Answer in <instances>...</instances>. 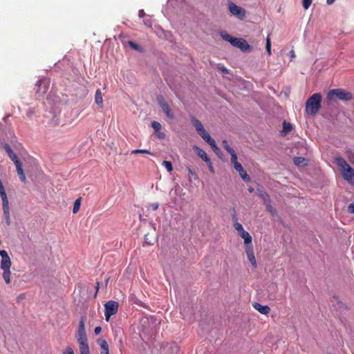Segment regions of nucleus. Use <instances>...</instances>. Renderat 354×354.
Returning a JSON list of instances; mask_svg holds the SVG:
<instances>
[{"instance_id":"obj_1","label":"nucleus","mask_w":354,"mask_h":354,"mask_svg":"<svg viewBox=\"0 0 354 354\" xmlns=\"http://www.w3.org/2000/svg\"><path fill=\"white\" fill-rule=\"evenodd\" d=\"M322 95L319 93H314L306 102V111L308 113L315 115L321 108Z\"/></svg>"},{"instance_id":"obj_2","label":"nucleus","mask_w":354,"mask_h":354,"mask_svg":"<svg viewBox=\"0 0 354 354\" xmlns=\"http://www.w3.org/2000/svg\"><path fill=\"white\" fill-rule=\"evenodd\" d=\"M4 149L6 151V153H8V156H9V158L14 162L20 180L23 183H26V178L25 174L24 172V170L22 169V164L20 162V160L18 159L17 156L15 154V153H14V151L12 150V149L9 146V145L5 144Z\"/></svg>"},{"instance_id":"obj_3","label":"nucleus","mask_w":354,"mask_h":354,"mask_svg":"<svg viewBox=\"0 0 354 354\" xmlns=\"http://www.w3.org/2000/svg\"><path fill=\"white\" fill-rule=\"evenodd\" d=\"M335 97L343 101H350L353 99V94L344 89L335 88L330 90L327 94V100L329 102L334 100Z\"/></svg>"},{"instance_id":"obj_4","label":"nucleus","mask_w":354,"mask_h":354,"mask_svg":"<svg viewBox=\"0 0 354 354\" xmlns=\"http://www.w3.org/2000/svg\"><path fill=\"white\" fill-rule=\"evenodd\" d=\"M230 12L240 20H243L246 16V10L232 1L227 3Z\"/></svg>"},{"instance_id":"obj_5","label":"nucleus","mask_w":354,"mask_h":354,"mask_svg":"<svg viewBox=\"0 0 354 354\" xmlns=\"http://www.w3.org/2000/svg\"><path fill=\"white\" fill-rule=\"evenodd\" d=\"M119 304L115 301H109L104 304V315L108 322L109 318L117 313Z\"/></svg>"},{"instance_id":"obj_6","label":"nucleus","mask_w":354,"mask_h":354,"mask_svg":"<svg viewBox=\"0 0 354 354\" xmlns=\"http://www.w3.org/2000/svg\"><path fill=\"white\" fill-rule=\"evenodd\" d=\"M85 322L86 317L82 316L75 333V338L77 341L88 339L85 328Z\"/></svg>"},{"instance_id":"obj_7","label":"nucleus","mask_w":354,"mask_h":354,"mask_svg":"<svg viewBox=\"0 0 354 354\" xmlns=\"http://www.w3.org/2000/svg\"><path fill=\"white\" fill-rule=\"evenodd\" d=\"M231 162L234 165L235 170L239 172L241 178L246 183L250 181V177L247 174V171L243 169L241 163L237 161V156L231 158Z\"/></svg>"},{"instance_id":"obj_8","label":"nucleus","mask_w":354,"mask_h":354,"mask_svg":"<svg viewBox=\"0 0 354 354\" xmlns=\"http://www.w3.org/2000/svg\"><path fill=\"white\" fill-rule=\"evenodd\" d=\"M158 102L160 107L162 109V111L166 114L167 118L170 120L174 119V113L170 108L169 104L165 101V100L162 97H158Z\"/></svg>"},{"instance_id":"obj_9","label":"nucleus","mask_w":354,"mask_h":354,"mask_svg":"<svg viewBox=\"0 0 354 354\" xmlns=\"http://www.w3.org/2000/svg\"><path fill=\"white\" fill-rule=\"evenodd\" d=\"M232 45L236 48H240L242 51L245 52L251 50V46L248 44V42L242 38H234L232 41Z\"/></svg>"},{"instance_id":"obj_10","label":"nucleus","mask_w":354,"mask_h":354,"mask_svg":"<svg viewBox=\"0 0 354 354\" xmlns=\"http://www.w3.org/2000/svg\"><path fill=\"white\" fill-rule=\"evenodd\" d=\"M0 196H1V198L2 200V207H3L5 218H10L9 202H8V199L7 197V194L6 193V190L0 192Z\"/></svg>"},{"instance_id":"obj_11","label":"nucleus","mask_w":354,"mask_h":354,"mask_svg":"<svg viewBox=\"0 0 354 354\" xmlns=\"http://www.w3.org/2000/svg\"><path fill=\"white\" fill-rule=\"evenodd\" d=\"M245 252H246L248 259L249 261L250 262V263L252 264V266L254 268H257V264L256 262L254 250H253V247L252 245L245 246Z\"/></svg>"},{"instance_id":"obj_12","label":"nucleus","mask_w":354,"mask_h":354,"mask_svg":"<svg viewBox=\"0 0 354 354\" xmlns=\"http://www.w3.org/2000/svg\"><path fill=\"white\" fill-rule=\"evenodd\" d=\"M79 345L80 354H90L88 339L77 341Z\"/></svg>"},{"instance_id":"obj_13","label":"nucleus","mask_w":354,"mask_h":354,"mask_svg":"<svg viewBox=\"0 0 354 354\" xmlns=\"http://www.w3.org/2000/svg\"><path fill=\"white\" fill-rule=\"evenodd\" d=\"M12 265L8 264L4 266H1V268L3 270V278L5 281V282L7 284H9L10 283V267Z\"/></svg>"},{"instance_id":"obj_14","label":"nucleus","mask_w":354,"mask_h":354,"mask_svg":"<svg viewBox=\"0 0 354 354\" xmlns=\"http://www.w3.org/2000/svg\"><path fill=\"white\" fill-rule=\"evenodd\" d=\"M252 306L262 315H268L270 311V308L268 306H263L257 302L253 303Z\"/></svg>"},{"instance_id":"obj_15","label":"nucleus","mask_w":354,"mask_h":354,"mask_svg":"<svg viewBox=\"0 0 354 354\" xmlns=\"http://www.w3.org/2000/svg\"><path fill=\"white\" fill-rule=\"evenodd\" d=\"M194 150L196 152L197 155L207 164H210V159L207 156L206 152L197 146L193 147Z\"/></svg>"},{"instance_id":"obj_16","label":"nucleus","mask_w":354,"mask_h":354,"mask_svg":"<svg viewBox=\"0 0 354 354\" xmlns=\"http://www.w3.org/2000/svg\"><path fill=\"white\" fill-rule=\"evenodd\" d=\"M97 343L100 347V354H109V344L105 339H98Z\"/></svg>"},{"instance_id":"obj_17","label":"nucleus","mask_w":354,"mask_h":354,"mask_svg":"<svg viewBox=\"0 0 354 354\" xmlns=\"http://www.w3.org/2000/svg\"><path fill=\"white\" fill-rule=\"evenodd\" d=\"M342 176L345 180L351 181L354 179V169L349 166L342 171Z\"/></svg>"},{"instance_id":"obj_18","label":"nucleus","mask_w":354,"mask_h":354,"mask_svg":"<svg viewBox=\"0 0 354 354\" xmlns=\"http://www.w3.org/2000/svg\"><path fill=\"white\" fill-rule=\"evenodd\" d=\"M0 256L1 257V266L12 265L10 258L6 250H0Z\"/></svg>"},{"instance_id":"obj_19","label":"nucleus","mask_w":354,"mask_h":354,"mask_svg":"<svg viewBox=\"0 0 354 354\" xmlns=\"http://www.w3.org/2000/svg\"><path fill=\"white\" fill-rule=\"evenodd\" d=\"M239 235L244 240V243L245 246L252 245V236L247 231H245V230H243L241 232L239 233Z\"/></svg>"},{"instance_id":"obj_20","label":"nucleus","mask_w":354,"mask_h":354,"mask_svg":"<svg viewBox=\"0 0 354 354\" xmlns=\"http://www.w3.org/2000/svg\"><path fill=\"white\" fill-rule=\"evenodd\" d=\"M335 162L342 171L349 167V165L347 163V162L342 157L336 158Z\"/></svg>"},{"instance_id":"obj_21","label":"nucleus","mask_w":354,"mask_h":354,"mask_svg":"<svg viewBox=\"0 0 354 354\" xmlns=\"http://www.w3.org/2000/svg\"><path fill=\"white\" fill-rule=\"evenodd\" d=\"M95 102L100 106L103 107V99H102V94L100 89H97L95 94Z\"/></svg>"},{"instance_id":"obj_22","label":"nucleus","mask_w":354,"mask_h":354,"mask_svg":"<svg viewBox=\"0 0 354 354\" xmlns=\"http://www.w3.org/2000/svg\"><path fill=\"white\" fill-rule=\"evenodd\" d=\"M191 122L192 125L195 127L198 133L204 129V127L201 122L195 117L192 118Z\"/></svg>"},{"instance_id":"obj_23","label":"nucleus","mask_w":354,"mask_h":354,"mask_svg":"<svg viewBox=\"0 0 354 354\" xmlns=\"http://www.w3.org/2000/svg\"><path fill=\"white\" fill-rule=\"evenodd\" d=\"M201 137L208 144H209L212 140H214L213 138L210 136V135L207 133V131L205 129H202L201 131L198 133Z\"/></svg>"},{"instance_id":"obj_24","label":"nucleus","mask_w":354,"mask_h":354,"mask_svg":"<svg viewBox=\"0 0 354 354\" xmlns=\"http://www.w3.org/2000/svg\"><path fill=\"white\" fill-rule=\"evenodd\" d=\"M222 145L223 147L230 154L231 158L237 156L235 151L228 145L227 140H224Z\"/></svg>"},{"instance_id":"obj_25","label":"nucleus","mask_w":354,"mask_h":354,"mask_svg":"<svg viewBox=\"0 0 354 354\" xmlns=\"http://www.w3.org/2000/svg\"><path fill=\"white\" fill-rule=\"evenodd\" d=\"M36 85L38 86L39 88H41V86H43V91L42 93H45L48 88V82L44 80H40L37 82Z\"/></svg>"},{"instance_id":"obj_26","label":"nucleus","mask_w":354,"mask_h":354,"mask_svg":"<svg viewBox=\"0 0 354 354\" xmlns=\"http://www.w3.org/2000/svg\"><path fill=\"white\" fill-rule=\"evenodd\" d=\"M233 219H234V227L237 230V232L239 234L243 230H244L243 225L240 223L237 222V218H236V215H234L233 216Z\"/></svg>"},{"instance_id":"obj_27","label":"nucleus","mask_w":354,"mask_h":354,"mask_svg":"<svg viewBox=\"0 0 354 354\" xmlns=\"http://www.w3.org/2000/svg\"><path fill=\"white\" fill-rule=\"evenodd\" d=\"M220 35H221V37L223 38V39L230 42L231 44H232V42H233L232 41L235 38V37H232L231 35H230L229 34H227V32H223V31L221 32Z\"/></svg>"},{"instance_id":"obj_28","label":"nucleus","mask_w":354,"mask_h":354,"mask_svg":"<svg viewBox=\"0 0 354 354\" xmlns=\"http://www.w3.org/2000/svg\"><path fill=\"white\" fill-rule=\"evenodd\" d=\"M292 130V124L290 123H289V122H286V121H284L283 122V131H282V132L284 134H286V133L290 132Z\"/></svg>"},{"instance_id":"obj_29","label":"nucleus","mask_w":354,"mask_h":354,"mask_svg":"<svg viewBox=\"0 0 354 354\" xmlns=\"http://www.w3.org/2000/svg\"><path fill=\"white\" fill-rule=\"evenodd\" d=\"M81 202H82L81 197H80L75 200V201L74 203V205H73V212L74 214H76L80 210Z\"/></svg>"},{"instance_id":"obj_30","label":"nucleus","mask_w":354,"mask_h":354,"mask_svg":"<svg viewBox=\"0 0 354 354\" xmlns=\"http://www.w3.org/2000/svg\"><path fill=\"white\" fill-rule=\"evenodd\" d=\"M266 50L269 56L271 55V40L269 35L266 38Z\"/></svg>"},{"instance_id":"obj_31","label":"nucleus","mask_w":354,"mask_h":354,"mask_svg":"<svg viewBox=\"0 0 354 354\" xmlns=\"http://www.w3.org/2000/svg\"><path fill=\"white\" fill-rule=\"evenodd\" d=\"M266 205V209L268 212H270L272 216L277 215V210L274 207H273L270 202H268Z\"/></svg>"},{"instance_id":"obj_32","label":"nucleus","mask_w":354,"mask_h":354,"mask_svg":"<svg viewBox=\"0 0 354 354\" xmlns=\"http://www.w3.org/2000/svg\"><path fill=\"white\" fill-rule=\"evenodd\" d=\"M162 165L166 168V169L171 172L173 170V166L170 161L164 160L162 162Z\"/></svg>"},{"instance_id":"obj_33","label":"nucleus","mask_w":354,"mask_h":354,"mask_svg":"<svg viewBox=\"0 0 354 354\" xmlns=\"http://www.w3.org/2000/svg\"><path fill=\"white\" fill-rule=\"evenodd\" d=\"M136 153H146V154L153 155V153H151L150 151H149L147 149H134L131 151V154H136Z\"/></svg>"},{"instance_id":"obj_34","label":"nucleus","mask_w":354,"mask_h":354,"mask_svg":"<svg viewBox=\"0 0 354 354\" xmlns=\"http://www.w3.org/2000/svg\"><path fill=\"white\" fill-rule=\"evenodd\" d=\"M305 158L303 157H295L293 159L294 163L297 165L300 166L301 164L305 161Z\"/></svg>"},{"instance_id":"obj_35","label":"nucleus","mask_w":354,"mask_h":354,"mask_svg":"<svg viewBox=\"0 0 354 354\" xmlns=\"http://www.w3.org/2000/svg\"><path fill=\"white\" fill-rule=\"evenodd\" d=\"M151 127L155 130L156 132L159 131L161 129V124L158 122L153 121L151 122Z\"/></svg>"},{"instance_id":"obj_36","label":"nucleus","mask_w":354,"mask_h":354,"mask_svg":"<svg viewBox=\"0 0 354 354\" xmlns=\"http://www.w3.org/2000/svg\"><path fill=\"white\" fill-rule=\"evenodd\" d=\"M209 145L211 146V147L214 150V151L215 153H216L217 154L221 151L220 149L217 147L214 140H212Z\"/></svg>"},{"instance_id":"obj_37","label":"nucleus","mask_w":354,"mask_h":354,"mask_svg":"<svg viewBox=\"0 0 354 354\" xmlns=\"http://www.w3.org/2000/svg\"><path fill=\"white\" fill-rule=\"evenodd\" d=\"M313 0H302V6L305 10H308Z\"/></svg>"},{"instance_id":"obj_38","label":"nucleus","mask_w":354,"mask_h":354,"mask_svg":"<svg viewBox=\"0 0 354 354\" xmlns=\"http://www.w3.org/2000/svg\"><path fill=\"white\" fill-rule=\"evenodd\" d=\"M128 44L134 50H139L140 49V46L138 44H137L136 43L132 41H128Z\"/></svg>"},{"instance_id":"obj_39","label":"nucleus","mask_w":354,"mask_h":354,"mask_svg":"<svg viewBox=\"0 0 354 354\" xmlns=\"http://www.w3.org/2000/svg\"><path fill=\"white\" fill-rule=\"evenodd\" d=\"M261 198H263L265 204H267L268 202H270V197L269 195L266 193H263L261 194Z\"/></svg>"},{"instance_id":"obj_40","label":"nucleus","mask_w":354,"mask_h":354,"mask_svg":"<svg viewBox=\"0 0 354 354\" xmlns=\"http://www.w3.org/2000/svg\"><path fill=\"white\" fill-rule=\"evenodd\" d=\"M62 354H74V351L71 346H68L66 347V350L62 353Z\"/></svg>"},{"instance_id":"obj_41","label":"nucleus","mask_w":354,"mask_h":354,"mask_svg":"<svg viewBox=\"0 0 354 354\" xmlns=\"http://www.w3.org/2000/svg\"><path fill=\"white\" fill-rule=\"evenodd\" d=\"M156 136L159 139H164L165 137V134L163 132H160V131L158 132H156Z\"/></svg>"},{"instance_id":"obj_42","label":"nucleus","mask_w":354,"mask_h":354,"mask_svg":"<svg viewBox=\"0 0 354 354\" xmlns=\"http://www.w3.org/2000/svg\"><path fill=\"white\" fill-rule=\"evenodd\" d=\"M348 211L351 214H354V202L348 205Z\"/></svg>"},{"instance_id":"obj_43","label":"nucleus","mask_w":354,"mask_h":354,"mask_svg":"<svg viewBox=\"0 0 354 354\" xmlns=\"http://www.w3.org/2000/svg\"><path fill=\"white\" fill-rule=\"evenodd\" d=\"M218 69L220 71H221L225 74H228L229 73L228 69L227 68H225V66H219Z\"/></svg>"},{"instance_id":"obj_44","label":"nucleus","mask_w":354,"mask_h":354,"mask_svg":"<svg viewBox=\"0 0 354 354\" xmlns=\"http://www.w3.org/2000/svg\"><path fill=\"white\" fill-rule=\"evenodd\" d=\"M102 331V328L100 326H97L94 329V333L95 335H99Z\"/></svg>"},{"instance_id":"obj_45","label":"nucleus","mask_w":354,"mask_h":354,"mask_svg":"<svg viewBox=\"0 0 354 354\" xmlns=\"http://www.w3.org/2000/svg\"><path fill=\"white\" fill-rule=\"evenodd\" d=\"M144 23L147 26L151 28L152 24L150 20H145V21H144Z\"/></svg>"},{"instance_id":"obj_46","label":"nucleus","mask_w":354,"mask_h":354,"mask_svg":"<svg viewBox=\"0 0 354 354\" xmlns=\"http://www.w3.org/2000/svg\"><path fill=\"white\" fill-rule=\"evenodd\" d=\"M290 59H292L293 58L295 57V53L293 50H291L290 51Z\"/></svg>"},{"instance_id":"obj_47","label":"nucleus","mask_w":354,"mask_h":354,"mask_svg":"<svg viewBox=\"0 0 354 354\" xmlns=\"http://www.w3.org/2000/svg\"><path fill=\"white\" fill-rule=\"evenodd\" d=\"M145 243H147L148 245H153V243H151V241H149V239L147 238V235H145Z\"/></svg>"},{"instance_id":"obj_48","label":"nucleus","mask_w":354,"mask_h":354,"mask_svg":"<svg viewBox=\"0 0 354 354\" xmlns=\"http://www.w3.org/2000/svg\"><path fill=\"white\" fill-rule=\"evenodd\" d=\"M151 205L153 210H156L159 206L158 203H152Z\"/></svg>"},{"instance_id":"obj_49","label":"nucleus","mask_w":354,"mask_h":354,"mask_svg":"<svg viewBox=\"0 0 354 354\" xmlns=\"http://www.w3.org/2000/svg\"><path fill=\"white\" fill-rule=\"evenodd\" d=\"M144 15H145V12H144V10H140L139 11V17H144Z\"/></svg>"},{"instance_id":"obj_50","label":"nucleus","mask_w":354,"mask_h":354,"mask_svg":"<svg viewBox=\"0 0 354 354\" xmlns=\"http://www.w3.org/2000/svg\"><path fill=\"white\" fill-rule=\"evenodd\" d=\"M100 287V283L98 281L96 282L95 289H96V293L98 292Z\"/></svg>"},{"instance_id":"obj_51","label":"nucleus","mask_w":354,"mask_h":354,"mask_svg":"<svg viewBox=\"0 0 354 354\" xmlns=\"http://www.w3.org/2000/svg\"><path fill=\"white\" fill-rule=\"evenodd\" d=\"M188 172L189 174L192 176H194L195 174L194 172L190 168H188Z\"/></svg>"},{"instance_id":"obj_52","label":"nucleus","mask_w":354,"mask_h":354,"mask_svg":"<svg viewBox=\"0 0 354 354\" xmlns=\"http://www.w3.org/2000/svg\"><path fill=\"white\" fill-rule=\"evenodd\" d=\"M6 223L8 225H10V218H6Z\"/></svg>"},{"instance_id":"obj_53","label":"nucleus","mask_w":354,"mask_h":354,"mask_svg":"<svg viewBox=\"0 0 354 354\" xmlns=\"http://www.w3.org/2000/svg\"><path fill=\"white\" fill-rule=\"evenodd\" d=\"M335 0H326V2L328 5H330L335 2Z\"/></svg>"},{"instance_id":"obj_54","label":"nucleus","mask_w":354,"mask_h":354,"mask_svg":"<svg viewBox=\"0 0 354 354\" xmlns=\"http://www.w3.org/2000/svg\"><path fill=\"white\" fill-rule=\"evenodd\" d=\"M209 169L212 172H214V169H213V167L212 165V162H210V164H209Z\"/></svg>"},{"instance_id":"obj_55","label":"nucleus","mask_w":354,"mask_h":354,"mask_svg":"<svg viewBox=\"0 0 354 354\" xmlns=\"http://www.w3.org/2000/svg\"><path fill=\"white\" fill-rule=\"evenodd\" d=\"M19 298H20V299L24 298V295H19Z\"/></svg>"},{"instance_id":"obj_56","label":"nucleus","mask_w":354,"mask_h":354,"mask_svg":"<svg viewBox=\"0 0 354 354\" xmlns=\"http://www.w3.org/2000/svg\"><path fill=\"white\" fill-rule=\"evenodd\" d=\"M249 191H250V192H253V189H252V188H250V189H249Z\"/></svg>"}]
</instances>
